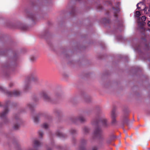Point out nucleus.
<instances>
[{
  "label": "nucleus",
  "mask_w": 150,
  "mask_h": 150,
  "mask_svg": "<svg viewBox=\"0 0 150 150\" xmlns=\"http://www.w3.org/2000/svg\"><path fill=\"white\" fill-rule=\"evenodd\" d=\"M8 96H18L21 94V92L17 90L14 91L13 92L8 91L6 92Z\"/></svg>",
  "instance_id": "nucleus-3"
},
{
  "label": "nucleus",
  "mask_w": 150,
  "mask_h": 150,
  "mask_svg": "<svg viewBox=\"0 0 150 150\" xmlns=\"http://www.w3.org/2000/svg\"><path fill=\"white\" fill-rule=\"evenodd\" d=\"M10 102L8 101L6 102L5 104H2L0 102V106H4V110L0 113V118L1 119L6 118V116L9 111L8 109V105Z\"/></svg>",
  "instance_id": "nucleus-2"
},
{
  "label": "nucleus",
  "mask_w": 150,
  "mask_h": 150,
  "mask_svg": "<svg viewBox=\"0 0 150 150\" xmlns=\"http://www.w3.org/2000/svg\"><path fill=\"white\" fill-rule=\"evenodd\" d=\"M31 61L34 62L36 59V58L34 56H32L30 58Z\"/></svg>",
  "instance_id": "nucleus-19"
},
{
  "label": "nucleus",
  "mask_w": 150,
  "mask_h": 150,
  "mask_svg": "<svg viewBox=\"0 0 150 150\" xmlns=\"http://www.w3.org/2000/svg\"><path fill=\"white\" fill-rule=\"evenodd\" d=\"M56 134L57 136L60 137H65V135L63 134L62 132L58 131L56 133Z\"/></svg>",
  "instance_id": "nucleus-10"
},
{
  "label": "nucleus",
  "mask_w": 150,
  "mask_h": 150,
  "mask_svg": "<svg viewBox=\"0 0 150 150\" xmlns=\"http://www.w3.org/2000/svg\"><path fill=\"white\" fill-rule=\"evenodd\" d=\"M92 150H98V148L96 147H94L93 148Z\"/></svg>",
  "instance_id": "nucleus-28"
},
{
  "label": "nucleus",
  "mask_w": 150,
  "mask_h": 150,
  "mask_svg": "<svg viewBox=\"0 0 150 150\" xmlns=\"http://www.w3.org/2000/svg\"><path fill=\"white\" fill-rule=\"evenodd\" d=\"M143 10L144 11L145 14L148 15L149 14L150 11V8L148 7H145Z\"/></svg>",
  "instance_id": "nucleus-12"
},
{
  "label": "nucleus",
  "mask_w": 150,
  "mask_h": 150,
  "mask_svg": "<svg viewBox=\"0 0 150 150\" xmlns=\"http://www.w3.org/2000/svg\"><path fill=\"white\" fill-rule=\"evenodd\" d=\"M38 134L39 136L41 137H42L43 135V133L42 131H39L38 132Z\"/></svg>",
  "instance_id": "nucleus-22"
},
{
  "label": "nucleus",
  "mask_w": 150,
  "mask_h": 150,
  "mask_svg": "<svg viewBox=\"0 0 150 150\" xmlns=\"http://www.w3.org/2000/svg\"><path fill=\"white\" fill-rule=\"evenodd\" d=\"M136 16L137 17H139L141 15L140 12L139 11H136Z\"/></svg>",
  "instance_id": "nucleus-17"
},
{
  "label": "nucleus",
  "mask_w": 150,
  "mask_h": 150,
  "mask_svg": "<svg viewBox=\"0 0 150 150\" xmlns=\"http://www.w3.org/2000/svg\"><path fill=\"white\" fill-rule=\"evenodd\" d=\"M78 121H79L81 122H83L86 121V119L83 115H81L78 118H74L72 121L73 122L75 123Z\"/></svg>",
  "instance_id": "nucleus-5"
},
{
  "label": "nucleus",
  "mask_w": 150,
  "mask_h": 150,
  "mask_svg": "<svg viewBox=\"0 0 150 150\" xmlns=\"http://www.w3.org/2000/svg\"><path fill=\"white\" fill-rule=\"evenodd\" d=\"M19 125H18L17 124H15L14 125L13 129L15 130H17L19 128Z\"/></svg>",
  "instance_id": "nucleus-15"
},
{
  "label": "nucleus",
  "mask_w": 150,
  "mask_h": 150,
  "mask_svg": "<svg viewBox=\"0 0 150 150\" xmlns=\"http://www.w3.org/2000/svg\"><path fill=\"white\" fill-rule=\"evenodd\" d=\"M40 95L45 100L52 102L51 99L47 95V93L45 92L42 91L40 93Z\"/></svg>",
  "instance_id": "nucleus-4"
},
{
  "label": "nucleus",
  "mask_w": 150,
  "mask_h": 150,
  "mask_svg": "<svg viewBox=\"0 0 150 150\" xmlns=\"http://www.w3.org/2000/svg\"><path fill=\"white\" fill-rule=\"evenodd\" d=\"M70 132L72 134H74L76 132V131L74 129H71V130Z\"/></svg>",
  "instance_id": "nucleus-24"
},
{
  "label": "nucleus",
  "mask_w": 150,
  "mask_h": 150,
  "mask_svg": "<svg viewBox=\"0 0 150 150\" xmlns=\"http://www.w3.org/2000/svg\"><path fill=\"white\" fill-rule=\"evenodd\" d=\"M111 116L112 119V123L113 124H114L116 122L115 117H116V115L115 113V110H112L111 112Z\"/></svg>",
  "instance_id": "nucleus-6"
},
{
  "label": "nucleus",
  "mask_w": 150,
  "mask_h": 150,
  "mask_svg": "<svg viewBox=\"0 0 150 150\" xmlns=\"http://www.w3.org/2000/svg\"><path fill=\"white\" fill-rule=\"evenodd\" d=\"M80 150H82L81 149Z\"/></svg>",
  "instance_id": "nucleus-37"
},
{
  "label": "nucleus",
  "mask_w": 150,
  "mask_h": 150,
  "mask_svg": "<svg viewBox=\"0 0 150 150\" xmlns=\"http://www.w3.org/2000/svg\"><path fill=\"white\" fill-rule=\"evenodd\" d=\"M28 18L30 19L32 21H34L36 19L35 15L31 13H29L27 14Z\"/></svg>",
  "instance_id": "nucleus-8"
},
{
  "label": "nucleus",
  "mask_w": 150,
  "mask_h": 150,
  "mask_svg": "<svg viewBox=\"0 0 150 150\" xmlns=\"http://www.w3.org/2000/svg\"><path fill=\"white\" fill-rule=\"evenodd\" d=\"M140 4V3H138L137 4V8L138 9V10H139L140 9H141V7L139 6V5Z\"/></svg>",
  "instance_id": "nucleus-26"
},
{
  "label": "nucleus",
  "mask_w": 150,
  "mask_h": 150,
  "mask_svg": "<svg viewBox=\"0 0 150 150\" xmlns=\"http://www.w3.org/2000/svg\"><path fill=\"white\" fill-rule=\"evenodd\" d=\"M83 130L85 133L88 132L89 131V129L87 127H84Z\"/></svg>",
  "instance_id": "nucleus-20"
},
{
  "label": "nucleus",
  "mask_w": 150,
  "mask_h": 150,
  "mask_svg": "<svg viewBox=\"0 0 150 150\" xmlns=\"http://www.w3.org/2000/svg\"><path fill=\"white\" fill-rule=\"evenodd\" d=\"M92 124L97 127L93 133L94 138L100 137L101 136L102 132L101 129L98 126L102 125L105 127H107L108 125L107 120L104 117H102L99 120H96L92 122Z\"/></svg>",
  "instance_id": "nucleus-1"
},
{
  "label": "nucleus",
  "mask_w": 150,
  "mask_h": 150,
  "mask_svg": "<svg viewBox=\"0 0 150 150\" xmlns=\"http://www.w3.org/2000/svg\"><path fill=\"white\" fill-rule=\"evenodd\" d=\"M29 88V87H28V85H26L24 87V89L25 90V91H26V90H27V89Z\"/></svg>",
  "instance_id": "nucleus-27"
},
{
  "label": "nucleus",
  "mask_w": 150,
  "mask_h": 150,
  "mask_svg": "<svg viewBox=\"0 0 150 150\" xmlns=\"http://www.w3.org/2000/svg\"><path fill=\"white\" fill-rule=\"evenodd\" d=\"M47 150H51L50 149H48Z\"/></svg>",
  "instance_id": "nucleus-34"
},
{
  "label": "nucleus",
  "mask_w": 150,
  "mask_h": 150,
  "mask_svg": "<svg viewBox=\"0 0 150 150\" xmlns=\"http://www.w3.org/2000/svg\"><path fill=\"white\" fill-rule=\"evenodd\" d=\"M147 25H148V26H149V27L150 28V21H149L148 23H147Z\"/></svg>",
  "instance_id": "nucleus-31"
},
{
  "label": "nucleus",
  "mask_w": 150,
  "mask_h": 150,
  "mask_svg": "<svg viewBox=\"0 0 150 150\" xmlns=\"http://www.w3.org/2000/svg\"><path fill=\"white\" fill-rule=\"evenodd\" d=\"M118 4H120V3H118Z\"/></svg>",
  "instance_id": "nucleus-36"
},
{
  "label": "nucleus",
  "mask_w": 150,
  "mask_h": 150,
  "mask_svg": "<svg viewBox=\"0 0 150 150\" xmlns=\"http://www.w3.org/2000/svg\"><path fill=\"white\" fill-rule=\"evenodd\" d=\"M146 19V17L145 16H142L141 18H139V21H140L141 22H144Z\"/></svg>",
  "instance_id": "nucleus-14"
},
{
  "label": "nucleus",
  "mask_w": 150,
  "mask_h": 150,
  "mask_svg": "<svg viewBox=\"0 0 150 150\" xmlns=\"http://www.w3.org/2000/svg\"><path fill=\"white\" fill-rule=\"evenodd\" d=\"M113 9L114 11V16L115 17H117V13L119 11V9L118 8H115V7H113Z\"/></svg>",
  "instance_id": "nucleus-11"
},
{
  "label": "nucleus",
  "mask_w": 150,
  "mask_h": 150,
  "mask_svg": "<svg viewBox=\"0 0 150 150\" xmlns=\"http://www.w3.org/2000/svg\"><path fill=\"white\" fill-rule=\"evenodd\" d=\"M4 88L1 85H0V91L4 92Z\"/></svg>",
  "instance_id": "nucleus-25"
},
{
  "label": "nucleus",
  "mask_w": 150,
  "mask_h": 150,
  "mask_svg": "<svg viewBox=\"0 0 150 150\" xmlns=\"http://www.w3.org/2000/svg\"><path fill=\"white\" fill-rule=\"evenodd\" d=\"M99 9H102V6H100V5L99 6Z\"/></svg>",
  "instance_id": "nucleus-32"
},
{
  "label": "nucleus",
  "mask_w": 150,
  "mask_h": 150,
  "mask_svg": "<svg viewBox=\"0 0 150 150\" xmlns=\"http://www.w3.org/2000/svg\"><path fill=\"white\" fill-rule=\"evenodd\" d=\"M48 125L46 123H44L42 125V127L45 129H47L48 127Z\"/></svg>",
  "instance_id": "nucleus-18"
},
{
  "label": "nucleus",
  "mask_w": 150,
  "mask_h": 150,
  "mask_svg": "<svg viewBox=\"0 0 150 150\" xmlns=\"http://www.w3.org/2000/svg\"><path fill=\"white\" fill-rule=\"evenodd\" d=\"M106 23H109V20H107V21H105Z\"/></svg>",
  "instance_id": "nucleus-33"
},
{
  "label": "nucleus",
  "mask_w": 150,
  "mask_h": 150,
  "mask_svg": "<svg viewBox=\"0 0 150 150\" xmlns=\"http://www.w3.org/2000/svg\"><path fill=\"white\" fill-rule=\"evenodd\" d=\"M13 85V83H11L9 84L10 87H11Z\"/></svg>",
  "instance_id": "nucleus-29"
},
{
  "label": "nucleus",
  "mask_w": 150,
  "mask_h": 150,
  "mask_svg": "<svg viewBox=\"0 0 150 150\" xmlns=\"http://www.w3.org/2000/svg\"><path fill=\"white\" fill-rule=\"evenodd\" d=\"M34 121L35 122H38L39 121V117L38 116L34 117Z\"/></svg>",
  "instance_id": "nucleus-16"
},
{
  "label": "nucleus",
  "mask_w": 150,
  "mask_h": 150,
  "mask_svg": "<svg viewBox=\"0 0 150 150\" xmlns=\"http://www.w3.org/2000/svg\"><path fill=\"white\" fill-rule=\"evenodd\" d=\"M138 23L139 28L143 31H144L145 29L144 27V22H141L140 21H138Z\"/></svg>",
  "instance_id": "nucleus-7"
},
{
  "label": "nucleus",
  "mask_w": 150,
  "mask_h": 150,
  "mask_svg": "<svg viewBox=\"0 0 150 150\" xmlns=\"http://www.w3.org/2000/svg\"><path fill=\"white\" fill-rule=\"evenodd\" d=\"M27 107L29 108L30 109H32L33 108V106L30 104H28L27 105Z\"/></svg>",
  "instance_id": "nucleus-21"
},
{
  "label": "nucleus",
  "mask_w": 150,
  "mask_h": 150,
  "mask_svg": "<svg viewBox=\"0 0 150 150\" xmlns=\"http://www.w3.org/2000/svg\"><path fill=\"white\" fill-rule=\"evenodd\" d=\"M29 81H35L38 80V78L36 76H32L31 77H30L29 78Z\"/></svg>",
  "instance_id": "nucleus-13"
},
{
  "label": "nucleus",
  "mask_w": 150,
  "mask_h": 150,
  "mask_svg": "<svg viewBox=\"0 0 150 150\" xmlns=\"http://www.w3.org/2000/svg\"><path fill=\"white\" fill-rule=\"evenodd\" d=\"M15 120H17L18 122H19L20 121V120L19 119V117L18 116H16L15 117Z\"/></svg>",
  "instance_id": "nucleus-23"
},
{
  "label": "nucleus",
  "mask_w": 150,
  "mask_h": 150,
  "mask_svg": "<svg viewBox=\"0 0 150 150\" xmlns=\"http://www.w3.org/2000/svg\"><path fill=\"white\" fill-rule=\"evenodd\" d=\"M126 120H128V119H126Z\"/></svg>",
  "instance_id": "nucleus-35"
},
{
  "label": "nucleus",
  "mask_w": 150,
  "mask_h": 150,
  "mask_svg": "<svg viewBox=\"0 0 150 150\" xmlns=\"http://www.w3.org/2000/svg\"><path fill=\"white\" fill-rule=\"evenodd\" d=\"M86 141L84 139H83V140H82V144H83L84 143H86Z\"/></svg>",
  "instance_id": "nucleus-30"
},
{
  "label": "nucleus",
  "mask_w": 150,
  "mask_h": 150,
  "mask_svg": "<svg viewBox=\"0 0 150 150\" xmlns=\"http://www.w3.org/2000/svg\"><path fill=\"white\" fill-rule=\"evenodd\" d=\"M34 143L35 146L36 147L40 146L41 144V143L38 139L35 140Z\"/></svg>",
  "instance_id": "nucleus-9"
}]
</instances>
